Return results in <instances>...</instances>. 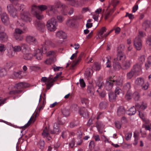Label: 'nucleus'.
I'll use <instances>...</instances> for the list:
<instances>
[{
	"label": "nucleus",
	"instance_id": "f257e3e1",
	"mask_svg": "<svg viewBox=\"0 0 151 151\" xmlns=\"http://www.w3.org/2000/svg\"><path fill=\"white\" fill-rule=\"evenodd\" d=\"M58 24L56 20L54 18L51 19L47 22V27L49 31L54 32L57 29Z\"/></svg>",
	"mask_w": 151,
	"mask_h": 151
},
{
	"label": "nucleus",
	"instance_id": "f03ea898",
	"mask_svg": "<svg viewBox=\"0 0 151 151\" xmlns=\"http://www.w3.org/2000/svg\"><path fill=\"white\" fill-rule=\"evenodd\" d=\"M41 81H42L46 83L47 88L49 89L53 85V83L55 80L50 77H49L48 78L46 77H43L41 78Z\"/></svg>",
	"mask_w": 151,
	"mask_h": 151
},
{
	"label": "nucleus",
	"instance_id": "7ed1b4c3",
	"mask_svg": "<svg viewBox=\"0 0 151 151\" xmlns=\"http://www.w3.org/2000/svg\"><path fill=\"white\" fill-rule=\"evenodd\" d=\"M20 17L23 21L26 22H30L32 19L30 17L29 12L27 11H24L20 13Z\"/></svg>",
	"mask_w": 151,
	"mask_h": 151
},
{
	"label": "nucleus",
	"instance_id": "20e7f679",
	"mask_svg": "<svg viewBox=\"0 0 151 151\" xmlns=\"http://www.w3.org/2000/svg\"><path fill=\"white\" fill-rule=\"evenodd\" d=\"M114 76L111 77L107 79L105 86V88L106 90L109 91L112 88L114 84Z\"/></svg>",
	"mask_w": 151,
	"mask_h": 151
},
{
	"label": "nucleus",
	"instance_id": "39448f33",
	"mask_svg": "<svg viewBox=\"0 0 151 151\" xmlns=\"http://www.w3.org/2000/svg\"><path fill=\"white\" fill-rule=\"evenodd\" d=\"M8 10L11 16L13 18L17 17V11L12 4H10L7 6Z\"/></svg>",
	"mask_w": 151,
	"mask_h": 151
},
{
	"label": "nucleus",
	"instance_id": "423d86ee",
	"mask_svg": "<svg viewBox=\"0 0 151 151\" xmlns=\"http://www.w3.org/2000/svg\"><path fill=\"white\" fill-rule=\"evenodd\" d=\"M126 56L124 53L122 51H118L117 53L116 58H114L116 60L123 62L125 60Z\"/></svg>",
	"mask_w": 151,
	"mask_h": 151
},
{
	"label": "nucleus",
	"instance_id": "0eeeda50",
	"mask_svg": "<svg viewBox=\"0 0 151 151\" xmlns=\"http://www.w3.org/2000/svg\"><path fill=\"white\" fill-rule=\"evenodd\" d=\"M134 44L137 50H140L141 49L142 46L141 40L139 36L135 38L134 41Z\"/></svg>",
	"mask_w": 151,
	"mask_h": 151
},
{
	"label": "nucleus",
	"instance_id": "6e6552de",
	"mask_svg": "<svg viewBox=\"0 0 151 151\" xmlns=\"http://www.w3.org/2000/svg\"><path fill=\"white\" fill-rule=\"evenodd\" d=\"M35 24L37 29L42 32H44L45 30V26L44 23L40 21H36Z\"/></svg>",
	"mask_w": 151,
	"mask_h": 151
},
{
	"label": "nucleus",
	"instance_id": "1a4fd4ad",
	"mask_svg": "<svg viewBox=\"0 0 151 151\" xmlns=\"http://www.w3.org/2000/svg\"><path fill=\"white\" fill-rule=\"evenodd\" d=\"M47 12L49 16H52L56 13L57 12V10L55 7L54 5H47Z\"/></svg>",
	"mask_w": 151,
	"mask_h": 151
},
{
	"label": "nucleus",
	"instance_id": "9d476101",
	"mask_svg": "<svg viewBox=\"0 0 151 151\" xmlns=\"http://www.w3.org/2000/svg\"><path fill=\"white\" fill-rule=\"evenodd\" d=\"M26 41L30 45H35L37 44L38 42L36 39L34 37L29 36L26 37Z\"/></svg>",
	"mask_w": 151,
	"mask_h": 151
},
{
	"label": "nucleus",
	"instance_id": "9b49d317",
	"mask_svg": "<svg viewBox=\"0 0 151 151\" xmlns=\"http://www.w3.org/2000/svg\"><path fill=\"white\" fill-rule=\"evenodd\" d=\"M63 124L58 121L55 123L54 124L53 126V131H51V133L52 134H58L60 132V129L59 128L60 124Z\"/></svg>",
	"mask_w": 151,
	"mask_h": 151
},
{
	"label": "nucleus",
	"instance_id": "f8f14e48",
	"mask_svg": "<svg viewBox=\"0 0 151 151\" xmlns=\"http://www.w3.org/2000/svg\"><path fill=\"white\" fill-rule=\"evenodd\" d=\"M29 86L27 83L24 82H21L16 84L14 86L15 88L20 89L24 88H26Z\"/></svg>",
	"mask_w": 151,
	"mask_h": 151
},
{
	"label": "nucleus",
	"instance_id": "ddd939ff",
	"mask_svg": "<svg viewBox=\"0 0 151 151\" xmlns=\"http://www.w3.org/2000/svg\"><path fill=\"white\" fill-rule=\"evenodd\" d=\"M1 19L2 22L5 24H8L9 23V18L5 13H3L1 16Z\"/></svg>",
	"mask_w": 151,
	"mask_h": 151
},
{
	"label": "nucleus",
	"instance_id": "4468645a",
	"mask_svg": "<svg viewBox=\"0 0 151 151\" xmlns=\"http://www.w3.org/2000/svg\"><path fill=\"white\" fill-rule=\"evenodd\" d=\"M21 51L23 54L30 52V48L26 44H22L21 45Z\"/></svg>",
	"mask_w": 151,
	"mask_h": 151
},
{
	"label": "nucleus",
	"instance_id": "2eb2a0df",
	"mask_svg": "<svg viewBox=\"0 0 151 151\" xmlns=\"http://www.w3.org/2000/svg\"><path fill=\"white\" fill-rule=\"evenodd\" d=\"M79 113L81 116L85 118L88 117V114L87 109L84 107L80 109Z\"/></svg>",
	"mask_w": 151,
	"mask_h": 151
},
{
	"label": "nucleus",
	"instance_id": "dca6fc26",
	"mask_svg": "<svg viewBox=\"0 0 151 151\" xmlns=\"http://www.w3.org/2000/svg\"><path fill=\"white\" fill-rule=\"evenodd\" d=\"M34 56L38 60H40L42 58V51L40 49H37L34 51Z\"/></svg>",
	"mask_w": 151,
	"mask_h": 151
},
{
	"label": "nucleus",
	"instance_id": "f3484780",
	"mask_svg": "<svg viewBox=\"0 0 151 151\" xmlns=\"http://www.w3.org/2000/svg\"><path fill=\"white\" fill-rule=\"evenodd\" d=\"M102 85V84L100 83L98 85L96 86V88L98 89L96 91L99 93L100 96L102 97H104L105 96L106 94L104 92H102L101 91V88Z\"/></svg>",
	"mask_w": 151,
	"mask_h": 151
},
{
	"label": "nucleus",
	"instance_id": "a211bd4d",
	"mask_svg": "<svg viewBox=\"0 0 151 151\" xmlns=\"http://www.w3.org/2000/svg\"><path fill=\"white\" fill-rule=\"evenodd\" d=\"M135 85L137 86L141 87L144 83V79L142 78H137L135 81Z\"/></svg>",
	"mask_w": 151,
	"mask_h": 151
},
{
	"label": "nucleus",
	"instance_id": "6ab92c4d",
	"mask_svg": "<svg viewBox=\"0 0 151 151\" xmlns=\"http://www.w3.org/2000/svg\"><path fill=\"white\" fill-rule=\"evenodd\" d=\"M96 126L97 127L99 132L100 134H101L102 131L101 130L104 128V126L101 122L97 121L96 123Z\"/></svg>",
	"mask_w": 151,
	"mask_h": 151
},
{
	"label": "nucleus",
	"instance_id": "aec40b11",
	"mask_svg": "<svg viewBox=\"0 0 151 151\" xmlns=\"http://www.w3.org/2000/svg\"><path fill=\"white\" fill-rule=\"evenodd\" d=\"M114 84L119 87L121 86L123 83V79L122 78L119 77L116 80L114 79Z\"/></svg>",
	"mask_w": 151,
	"mask_h": 151
},
{
	"label": "nucleus",
	"instance_id": "412c9836",
	"mask_svg": "<svg viewBox=\"0 0 151 151\" xmlns=\"http://www.w3.org/2000/svg\"><path fill=\"white\" fill-rule=\"evenodd\" d=\"M125 110L124 107L122 106L119 107L117 109V114L119 116L123 115L125 113Z\"/></svg>",
	"mask_w": 151,
	"mask_h": 151
},
{
	"label": "nucleus",
	"instance_id": "4be33fe9",
	"mask_svg": "<svg viewBox=\"0 0 151 151\" xmlns=\"http://www.w3.org/2000/svg\"><path fill=\"white\" fill-rule=\"evenodd\" d=\"M122 62V68L123 69L129 68L130 66V63L129 60H126Z\"/></svg>",
	"mask_w": 151,
	"mask_h": 151
},
{
	"label": "nucleus",
	"instance_id": "5701e85b",
	"mask_svg": "<svg viewBox=\"0 0 151 151\" xmlns=\"http://www.w3.org/2000/svg\"><path fill=\"white\" fill-rule=\"evenodd\" d=\"M56 36L57 37L63 39H65L66 37V35L65 33L61 30L56 32Z\"/></svg>",
	"mask_w": 151,
	"mask_h": 151
},
{
	"label": "nucleus",
	"instance_id": "b1692460",
	"mask_svg": "<svg viewBox=\"0 0 151 151\" xmlns=\"http://www.w3.org/2000/svg\"><path fill=\"white\" fill-rule=\"evenodd\" d=\"M141 65L139 64H137L135 65L132 69L135 73H137L141 70Z\"/></svg>",
	"mask_w": 151,
	"mask_h": 151
},
{
	"label": "nucleus",
	"instance_id": "393cba45",
	"mask_svg": "<svg viewBox=\"0 0 151 151\" xmlns=\"http://www.w3.org/2000/svg\"><path fill=\"white\" fill-rule=\"evenodd\" d=\"M113 63V68L115 70H119L120 68H122L119 61L116 60L115 59H114Z\"/></svg>",
	"mask_w": 151,
	"mask_h": 151
},
{
	"label": "nucleus",
	"instance_id": "a878e982",
	"mask_svg": "<svg viewBox=\"0 0 151 151\" xmlns=\"http://www.w3.org/2000/svg\"><path fill=\"white\" fill-rule=\"evenodd\" d=\"M15 55V52L13 49L10 48L7 50L6 55L9 58H12Z\"/></svg>",
	"mask_w": 151,
	"mask_h": 151
},
{
	"label": "nucleus",
	"instance_id": "bb28decb",
	"mask_svg": "<svg viewBox=\"0 0 151 151\" xmlns=\"http://www.w3.org/2000/svg\"><path fill=\"white\" fill-rule=\"evenodd\" d=\"M56 61V59L54 57L47 58L44 61V63L47 65H50Z\"/></svg>",
	"mask_w": 151,
	"mask_h": 151
},
{
	"label": "nucleus",
	"instance_id": "cd10ccee",
	"mask_svg": "<svg viewBox=\"0 0 151 151\" xmlns=\"http://www.w3.org/2000/svg\"><path fill=\"white\" fill-rule=\"evenodd\" d=\"M139 114L140 118L145 122L147 124L149 122V120L146 118L145 115L141 111H139Z\"/></svg>",
	"mask_w": 151,
	"mask_h": 151
},
{
	"label": "nucleus",
	"instance_id": "c85d7f7f",
	"mask_svg": "<svg viewBox=\"0 0 151 151\" xmlns=\"http://www.w3.org/2000/svg\"><path fill=\"white\" fill-rule=\"evenodd\" d=\"M33 57V55L30 53V52L23 54L24 59L27 60H31Z\"/></svg>",
	"mask_w": 151,
	"mask_h": 151
},
{
	"label": "nucleus",
	"instance_id": "c756f323",
	"mask_svg": "<svg viewBox=\"0 0 151 151\" xmlns=\"http://www.w3.org/2000/svg\"><path fill=\"white\" fill-rule=\"evenodd\" d=\"M116 94L115 93L110 92L109 93V100L111 102L115 101L116 99Z\"/></svg>",
	"mask_w": 151,
	"mask_h": 151
},
{
	"label": "nucleus",
	"instance_id": "7c9ffc66",
	"mask_svg": "<svg viewBox=\"0 0 151 151\" xmlns=\"http://www.w3.org/2000/svg\"><path fill=\"white\" fill-rule=\"evenodd\" d=\"M60 8H61V13L64 15H67L68 9V7L65 4H63Z\"/></svg>",
	"mask_w": 151,
	"mask_h": 151
},
{
	"label": "nucleus",
	"instance_id": "2f4dec72",
	"mask_svg": "<svg viewBox=\"0 0 151 151\" xmlns=\"http://www.w3.org/2000/svg\"><path fill=\"white\" fill-rule=\"evenodd\" d=\"M106 29L104 27H102L99 32L98 35L99 38L104 37V33L106 32Z\"/></svg>",
	"mask_w": 151,
	"mask_h": 151
},
{
	"label": "nucleus",
	"instance_id": "473e14b6",
	"mask_svg": "<svg viewBox=\"0 0 151 151\" xmlns=\"http://www.w3.org/2000/svg\"><path fill=\"white\" fill-rule=\"evenodd\" d=\"M83 55L82 54H81L78 57V58L76 61H74L71 65V68H73L76 66L80 61L81 60V57Z\"/></svg>",
	"mask_w": 151,
	"mask_h": 151
},
{
	"label": "nucleus",
	"instance_id": "72a5a7b5",
	"mask_svg": "<svg viewBox=\"0 0 151 151\" xmlns=\"http://www.w3.org/2000/svg\"><path fill=\"white\" fill-rule=\"evenodd\" d=\"M8 36L4 32L0 34V40L2 42L6 41L7 40Z\"/></svg>",
	"mask_w": 151,
	"mask_h": 151
},
{
	"label": "nucleus",
	"instance_id": "f704fd0d",
	"mask_svg": "<svg viewBox=\"0 0 151 151\" xmlns=\"http://www.w3.org/2000/svg\"><path fill=\"white\" fill-rule=\"evenodd\" d=\"M66 24L68 27H72L75 24V21L73 19H68L67 20Z\"/></svg>",
	"mask_w": 151,
	"mask_h": 151
},
{
	"label": "nucleus",
	"instance_id": "c9c22d12",
	"mask_svg": "<svg viewBox=\"0 0 151 151\" xmlns=\"http://www.w3.org/2000/svg\"><path fill=\"white\" fill-rule=\"evenodd\" d=\"M135 107L137 109H139V111H140L141 110L145 109L147 107V105L146 104H144L140 105L139 104L137 103L135 104Z\"/></svg>",
	"mask_w": 151,
	"mask_h": 151
},
{
	"label": "nucleus",
	"instance_id": "e433bc0d",
	"mask_svg": "<svg viewBox=\"0 0 151 151\" xmlns=\"http://www.w3.org/2000/svg\"><path fill=\"white\" fill-rule=\"evenodd\" d=\"M35 121L34 116H32L30 119L28 121L27 123L23 127L22 129H25L28 127L31 124L32 122H34Z\"/></svg>",
	"mask_w": 151,
	"mask_h": 151
},
{
	"label": "nucleus",
	"instance_id": "4c0bfd02",
	"mask_svg": "<svg viewBox=\"0 0 151 151\" xmlns=\"http://www.w3.org/2000/svg\"><path fill=\"white\" fill-rule=\"evenodd\" d=\"M30 12L33 14H36L37 12V9H38V6L35 4L32 5L31 7Z\"/></svg>",
	"mask_w": 151,
	"mask_h": 151
},
{
	"label": "nucleus",
	"instance_id": "58836bf2",
	"mask_svg": "<svg viewBox=\"0 0 151 151\" xmlns=\"http://www.w3.org/2000/svg\"><path fill=\"white\" fill-rule=\"evenodd\" d=\"M83 1H78L77 0H74L72 5L77 7L81 6L83 5Z\"/></svg>",
	"mask_w": 151,
	"mask_h": 151
},
{
	"label": "nucleus",
	"instance_id": "ea45409f",
	"mask_svg": "<svg viewBox=\"0 0 151 151\" xmlns=\"http://www.w3.org/2000/svg\"><path fill=\"white\" fill-rule=\"evenodd\" d=\"M45 142L44 140H40L37 143L38 147L41 149H43L44 148Z\"/></svg>",
	"mask_w": 151,
	"mask_h": 151
},
{
	"label": "nucleus",
	"instance_id": "a19ab883",
	"mask_svg": "<svg viewBox=\"0 0 151 151\" xmlns=\"http://www.w3.org/2000/svg\"><path fill=\"white\" fill-rule=\"evenodd\" d=\"M136 112V109L133 106L130 108L128 111V115H132L134 114Z\"/></svg>",
	"mask_w": 151,
	"mask_h": 151
},
{
	"label": "nucleus",
	"instance_id": "79ce46f5",
	"mask_svg": "<svg viewBox=\"0 0 151 151\" xmlns=\"http://www.w3.org/2000/svg\"><path fill=\"white\" fill-rule=\"evenodd\" d=\"M150 25V22L149 21H146L144 22L142 24L143 28L145 30L149 27Z\"/></svg>",
	"mask_w": 151,
	"mask_h": 151
},
{
	"label": "nucleus",
	"instance_id": "37998d69",
	"mask_svg": "<svg viewBox=\"0 0 151 151\" xmlns=\"http://www.w3.org/2000/svg\"><path fill=\"white\" fill-rule=\"evenodd\" d=\"M6 49V47L4 45L0 44V55H2Z\"/></svg>",
	"mask_w": 151,
	"mask_h": 151
},
{
	"label": "nucleus",
	"instance_id": "c03bdc74",
	"mask_svg": "<svg viewBox=\"0 0 151 151\" xmlns=\"http://www.w3.org/2000/svg\"><path fill=\"white\" fill-rule=\"evenodd\" d=\"M91 71L92 69H87L86 71L84 73V75L87 79H88L91 76Z\"/></svg>",
	"mask_w": 151,
	"mask_h": 151
},
{
	"label": "nucleus",
	"instance_id": "a18cd8bd",
	"mask_svg": "<svg viewBox=\"0 0 151 151\" xmlns=\"http://www.w3.org/2000/svg\"><path fill=\"white\" fill-rule=\"evenodd\" d=\"M114 11L112 10H110L108 9L106 12V14H105L104 18L105 19H107L111 16L112 13L114 12Z\"/></svg>",
	"mask_w": 151,
	"mask_h": 151
},
{
	"label": "nucleus",
	"instance_id": "49530a36",
	"mask_svg": "<svg viewBox=\"0 0 151 151\" xmlns=\"http://www.w3.org/2000/svg\"><path fill=\"white\" fill-rule=\"evenodd\" d=\"M14 36L16 40L18 41H21L23 39V37L20 34L14 33Z\"/></svg>",
	"mask_w": 151,
	"mask_h": 151
},
{
	"label": "nucleus",
	"instance_id": "de8ad7c7",
	"mask_svg": "<svg viewBox=\"0 0 151 151\" xmlns=\"http://www.w3.org/2000/svg\"><path fill=\"white\" fill-rule=\"evenodd\" d=\"M16 6L17 9L19 11H23L24 9L25 8L24 5L23 4H17L16 5Z\"/></svg>",
	"mask_w": 151,
	"mask_h": 151
},
{
	"label": "nucleus",
	"instance_id": "09e8293b",
	"mask_svg": "<svg viewBox=\"0 0 151 151\" xmlns=\"http://www.w3.org/2000/svg\"><path fill=\"white\" fill-rule=\"evenodd\" d=\"M22 91V90H13L10 91L9 94L10 95H15L19 93Z\"/></svg>",
	"mask_w": 151,
	"mask_h": 151
},
{
	"label": "nucleus",
	"instance_id": "8fccbe9b",
	"mask_svg": "<svg viewBox=\"0 0 151 151\" xmlns=\"http://www.w3.org/2000/svg\"><path fill=\"white\" fill-rule=\"evenodd\" d=\"M134 99L136 101L139 100L140 96L139 93L137 92H134L132 95Z\"/></svg>",
	"mask_w": 151,
	"mask_h": 151
},
{
	"label": "nucleus",
	"instance_id": "3c124183",
	"mask_svg": "<svg viewBox=\"0 0 151 151\" xmlns=\"http://www.w3.org/2000/svg\"><path fill=\"white\" fill-rule=\"evenodd\" d=\"M101 68L100 64L99 63H95L93 66V68L96 70H99Z\"/></svg>",
	"mask_w": 151,
	"mask_h": 151
},
{
	"label": "nucleus",
	"instance_id": "603ef678",
	"mask_svg": "<svg viewBox=\"0 0 151 151\" xmlns=\"http://www.w3.org/2000/svg\"><path fill=\"white\" fill-rule=\"evenodd\" d=\"M119 1L117 0H112L111 1V4L113 6V9H112L113 10H114L115 9V7L118 4Z\"/></svg>",
	"mask_w": 151,
	"mask_h": 151
},
{
	"label": "nucleus",
	"instance_id": "864d4df0",
	"mask_svg": "<svg viewBox=\"0 0 151 151\" xmlns=\"http://www.w3.org/2000/svg\"><path fill=\"white\" fill-rule=\"evenodd\" d=\"M42 135L44 138L46 137H48L49 134L48 132V130L47 128H45L44 129L43 132L42 133Z\"/></svg>",
	"mask_w": 151,
	"mask_h": 151
},
{
	"label": "nucleus",
	"instance_id": "5fc2aeb1",
	"mask_svg": "<svg viewBox=\"0 0 151 151\" xmlns=\"http://www.w3.org/2000/svg\"><path fill=\"white\" fill-rule=\"evenodd\" d=\"M12 49L15 52H19L21 51V46L19 45H16L12 47Z\"/></svg>",
	"mask_w": 151,
	"mask_h": 151
},
{
	"label": "nucleus",
	"instance_id": "6e6d98bb",
	"mask_svg": "<svg viewBox=\"0 0 151 151\" xmlns=\"http://www.w3.org/2000/svg\"><path fill=\"white\" fill-rule=\"evenodd\" d=\"M135 73L132 70L130 72L127 74V77L128 79H131Z\"/></svg>",
	"mask_w": 151,
	"mask_h": 151
},
{
	"label": "nucleus",
	"instance_id": "4d7b16f0",
	"mask_svg": "<svg viewBox=\"0 0 151 151\" xmlns=\"http://www.w3.org/2000/svg\"><path fill=\"white\" fill-rule=\"evenodd\" d=\"M106 59L107 60L106 63V67L109 68L111 65V63L110 60L111 57L110 56H108L106 57Z\"/></svg>",
	"mask_w": 151,
	"mask_h": 151
},
{
	"label": "nucleus",
	"instance_id": "13d9d810",
	"mask_svg": "<svg viewBox=\"0 0 151 151\" xmlns=\"http://www.w3.org/2000/svg\"><path fill=\"white\" fill-rule=\"evenodd\" d=\"M63 4L61 3L60 2L58 1H56L54 3V6L55 8H60Z\"/></svg>",
	"mask_w": 151,
	"mask_h": 151
},
{
	"label": "nucleus",
	"instance_id": "bf43d9fd",
	"mask_svg": "<svg viewBox=\"0 0 151 151\" xmlns=\"http://www.w3.org/2000/svg\"><path fill=\"white\" fill-rule=\"evenodd\" d=\"M79 124V121L78 120L73 121L70 124V127L73 128L77 126Z\"/></svg>",
	"mask_w": 151,
	"mask_h": 151
},
{
	"label": "nucleus",
	"instance_id": "052dcab7",
	"mask_svg": "<svg viewBox=\"0 0 151 151\" xmlns=\"http://www.w3.org/2000/svg\"><path fill=\"white\" fill-rule=\"evenodd\" d=\"M47 6L46 5H41L38 6V9L41 11H44L47 9Z\"/></svg>",
	"mask_w": 151,
	"mask_h": 151
},
{
	"label": "nucleus",
	"instance_id": "680f3d73",
	"mask_svg": "<svg viewBox=\"0 0 151 151\" xmlns=\"http://www.w3.org/2000/svg\"><path fill=\"white\" fill-rule=\"evenodd\" d=\"M139 64L141 65L145 61V58L144 55L141 56L138 59Z\"/></svg>",
	"mask_w": 151,
	"mask_h": 151
},
{
	"label": "nucleus",
	"instance_id": "e2e57ef3",
	"mask_svg": "<svg viewBox=\"0 0 151 151\" xmlns=\"http://www.w3.org/2000/svg\"><path fill=\"white\" fill-rule=\"evenodd\" d=\"M63 114L65 116H67L69 115L70 112L68 109H64L62 111Z\"/></svg>",
	"mask_w": 151,
	"mask_h": 151
},
{
	"label": "nucleus",
	"instance_id": "0e129e2a",
	"mask_svg": "<svg viewBox=\"0 0 151 151\" xmlns=\"http://www.w3.org/2000/svg\"><path fill=\"white\" fill-rule=\"evenodd\" d=\"M134 142L133 144L134 145H136L138 143V140L139 139L138 136L136 133H134Z\"/></svg>",
	"mask_w": 151,
	"mask_h": 151
},
{
	"label": "nucleus",
	"instance_id": "69168bd1",
	"mask_svg": "<svg viewBox=\"0 0 151 151\" xmlns=\"http://www.w3.org/2000/svg\"><path fill=\"white\" fill-rule=\"evenodd\" d=\"M6 70L4 68H0V77H3L6 74Z\"/></svg>",
	"mask_w": 151,
	"mask_h": 151
},
{
	"label": "nucleus",
	"instance_id": "338daca9",
	"mask_svg": "<svg viewBox=\"0 0 151 151\" xmlns=\"http://www.w3.org/2000/svg\"><path fill=\"white\" fill-rule=\"evenodd\" d=\"M57 18L58 22L60 23L62 22L65 19L64 17L60 15L57 16Z\"/></svg>",
	"mask_w": 151,
	"mask_h": 151
},
{
	"label": "nucleus",
	"instance_id": "774afa93",
	"mask_svg": "<svg viewBox=\"0 0 151 151\" xmlns=\"http://www.w3.org/2000/svg\"><path fill=\"white\" fill-rule=\"evenodd\" d=\"M146 42L151 48V35L149 36L147 39Z\"/></svg>",
	"mask_w": 151,
	"mask_h": 151
}]
</instances>
